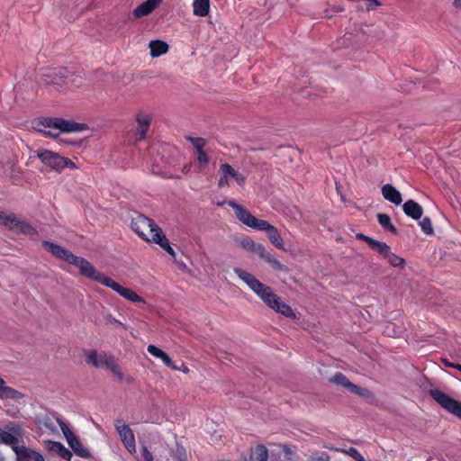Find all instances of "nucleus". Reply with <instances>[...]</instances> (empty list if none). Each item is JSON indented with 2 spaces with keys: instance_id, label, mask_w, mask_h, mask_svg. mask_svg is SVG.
<instances>
[{
  "instance_id": "24",
  "label": "nucleus",
  "mask_w": 461,
  "mask_h": 461,
  "mask_svg": "<svg viewBox=\"0 0 461 461\" xmlns=\"http://www.w3.org/2000/svg\"><path fill=\"white\" fill-rule=\"evenodd\" d=\"M210 9V0H194L193 13L196 16H206Z\"/></svg>"
},
{
  "instance_id": "38",
  "label": "nucleus",
  "mask_w": 461,
  "mask_h": 461,
  "mask_svg": "<svg viewBox=\"0 0 461 461\" xmlns=\"http://www.w3.org/2000/svg\"><path fill=\"white\" fill-rule=\"evenodd\" d=\"M109 370L117 377L119 381L123 380V374L116 361L113 362Z\"/></svg>"
},
{
  "instance_id": "37",
  "label": "nucleus",
  "mask_w": 461,
  "mask_h": 461,
  "mask_svg": "<svg viewBox=\"0 0 461 461\" xmlns=\"http://www.w3.org/2000/svg\"><path fill=\"white\" fill-rule=\"evenodd\" d=\"M348 389L353 393H356V394H358V395H361V396H365L367 393V390L365 389V388H361L354 384H352L351 382L348 383Z\"/></svg>"
},
{
  "instance_id": "14",
  "label": "nucleus",
  "mask_w": 461,
  "mask_h": 461,
  "mask_svg": "<svg viewBox=\"0 0 461 461\" xmlns=\"http://www.w3.org/2000/svg\"><path fill=\"white\" fill-rule=\"evenodd\" d=\"M68 71L66 68H48L42 73V78L47 85H61L68 77Z\"/></svg>"
},
{
  "instance_id": "45",
  "label": "nucleus",
  "mask_w": 461,
  "mask_h": 461,
  "mask_svg": "<svg viewBox=\"0 0 461 461\" xmlns=\"http://www.w3.org/2000/svg\"><path fill=\"white\" fill-rule=\"evenodd\" d=\"M391 253V249L387 244H385L384 248L381 249V251H379V254L385 259L389 257Z\"/></svg>"
},
{
  "instance_id": "8",
  "label": "nucleus",
  "mask_w": 461,
  "mask_h": 461,
  "mask_svg": "<svg viewBox=\"0 0 461 461\" xmlns=\"http://www.w3.org/2000/svg\"><path fill=\"white\" fill-rule=\"evenodd\" d=\"M0 225L5 226V228L14 232L24 234L28 236L31 240H35L38 238V231L32 224L17 218L14 214L5 213V216Z\"/></svg>"
},
{
  "instance_id": "2",
  "label": "nucleus",
  "mask_w": 461,
  "mask_h": 461,
  "mask_svg": "<svg viewBox=\"0 0 461 461\" xmlns=\"http://www.w3.org/2000/svg\"><path fill=\"white\" fill-rule=\"evenodd\" d=\"M132 230L143 240L158 244L170 256L176 258V252L170 246L168 240L155 221L142 214L132 218L131 222Z\"/></svg>"
},
{
  "instance_id": "12",
  "label": "nucleus",
  "mask_w": 461,
  "mask_h": 461,
  "mask_svg": "<svg viewBox=\"0 0 461 461\" xmlns=\"http://www.w3.org/2000/svg\"><path fill=\"white\" fill-rule=\"evenodd\" d=\"M115 429L127 450L130 453H134L136 451V442L134 434L130 426L117 420L115 423Z\"/></svg>"
},
{
  "instance_id": "16",
  "label": "nucleus",
  "mask_w": 461,
  "mask_h": 461,
  "mask_svg": "<svg viewBox=\"0 0 461 461\" xmlns=\"http://www.w3.org/2000/svg\"><path fill=\"white\" fill-rule=\"evenodd\" d=\"M17 461H44L42 455L24 446L14 447Z\"/></svg>"
},
{
  "instance_id": "10",
  "label": "nucleus",
  "mask_w": 461,
  "mask_h": 461,
  "mask_svg": "<svg viewBox=\"0 0 461 461\" xmlns=\"http://www.w3.org/2000/svg\"><path fill=\"white\" fill-rule=\"evenodd\" d=\"M431 398L448 412L461 419V402H458L438 389L429 391Z\"/></svg>"
},
{
  "instance_id": "4",
  "label": "nucleus",
  "mask_w": 461,
  "mask_h": 461,
  "mask_svg": "<svg viewBox=\"0 0 461 461\" xmlns=\"http://www.w3.org/2000/svg\"><path fill=\"white\" fill-rule=\"evenodd\" d=\"M37 130L45 136L57 138L61 132H80L87 129L86 123L59 117H43L37 122Z\"/></svg>"
},
{
  "instance_id": "41",
  "label": "nucleus",
  "mask_w": 461,
  "mask_h": 461,
  "mask_svg": "<svg viewBox=\"0 0 461 461\" xmlns=\"http://www.w3.org/2000/svg\"><path fill=\"white\" fill-rule=\"evenodd\" d=\"M385 244V242L378 241L374 239L373 243L370 245V248L376 250L379 253V251H381V249L384 248Z\"/></svg>"
},
{
  "instance_id": "31",
  "label": "nucleus",
  "mask_w": 461,
  "mask_h": 461,
  "mask_svg": "<svg viewBox=\"0 0 461 461\" xmlns=\"http://www.w3.org/2000/svg\"><path fill=\"white\" fill-rule=\"evenodd\" d=\"M422 231L425 234L431 235L433 234V227L431 223V220L429 217H424L420 222H419Z\"/></svg>"
},
{
  "instance_id": "13",
  "label": "nucleus",
  "mask_w": 461,
  "mask_h": 461,
  "mask_svg": "<svg viewBox=\"0 0 461 461\" xmlns=\"http://www.w3.org/2000/svg\"><path fill=\"white\" fill-rule=\"evenodd\" d=\"M114 361L113 356L104 352L97 353L95 350L90 351L86 356V363L96 368L110 369Z\"/></svg>"
},
{
  "instance_id": "11",
  "label": "nucleus",
  "mask_w": 461,
  "mask_h": 461,
  "mask_svg": "<svg viewBox=\"0 0 461 461\" xmlns=\"http://www.w3.org/2000/svg\"><path fill=\"white\" fill-rule=\"evenodd\" d=\"M23 436V430L18 423L10 422L5 426V429H0V443L18 447L19 438Z\"/></svg>"
},
{
  "instance_id": "46",
  "label": "nucleus",
  "mask_w": 461,
  "mask_h": 461,
  "mask_svg": "<svg viewBox=\"0 0 461 461\" xmlns=\"http://www.w3.org/2000/svg\"><path fill=\"white\" fill-rule=\"evenodd\" d=\"M391 253V249L387 244H385L384 248L381 249V251H379V254L385 259L389 257Z\"/></svg>"
},
{
  "instance_id": "53",
  "label": "nucleus",
  "mask_w": 461,
  "mask_h": 461,
  "mask_svg": "<svg viewBox=\"0 0 461 461\" xmlns=\"http://www.w3.org/2000/svg\"><path fill=\"white\" fill-rule=\"evenodd\" d=\"M176 370L181 371L185 374H188L190 372L189 367L185 363H182L181 366H178Z\"/></svg>"
},
{
  "instance_id": "21",
  "label": "nucleus",
  "mask_w": 461,
  "mask_h": 461,
  "mask_svg": "<svg viewBox=\"0 0 461 461\" xmlns=\"http://www.w3.org/2000/svg\"><path fill=\"white\" fill-rule=\"evenodd\" d=\"M151 122L150 115L147 113H139L137 116V122H138V128H137V133L139 135V139L142 140L146 137L147 131L149 128Z\"/></svg>"
},
{
  "instance_id": "35",
  "label": "nucleus",
  "mask_w": 461,
  "mask_h": 461,
  "mask_svg": "<svg viewBox=\"0 0 461 461\" xmlns=\"http://www.w3.org/2000/svg\"><path fill=\"white\" fill-rule=\"evenodd\" d=\"M348 389L353 393H356V394H358V395H361V396H365L367 393V390L365 389V388H361L354 384H352L351 382L348 383Z\"/></svg>"
},
{
  "instance_id": "17",
  "label": "nucleus",
  "mask_w": 461,
  "mask_h": 461,
  "mask_svg": "<svg viewBox=\"0 0 461 461\" xmlns=\"http://www.w3.org/2000/svg\"><path fill=\"white\" fill-rule=\"evenodd\" d=\"M256 254L258 255L260 258L267 262L274 270H287V267L285 265H283L280 261H278L276 258H275L272 253L269 250H267L263 245H260V247L258 248V251Z\"/></svg>"
},
{
  "instance_id": "27",
  "label": "nucleus",
  "mask_w": 461,
  "mask_h": 461,
  "mask_svg": "<svg viewBox=\"0 0 461 461\" xmlns=\"http://www.w3.org/2000/svg\"><path fill=\"white\" fill-rule=\"evenodd\" d=\"M267 459H268L267 448L263 445L258 446L253 456H252V461H267Z\"/></svg>"
},
{
  "instance_id": "42",
  "label": "nucleus",
  "mask_w": 461,
  "mask_h": 461,
  "mask_svg": "<svg viewBox=\"0 0 461 461\" xmlns=\"http://www.w3.org/2000/svg\"><path fill=\"white\" fill-rule=\"evenodd\" d=\"M228 185H229V176L222 174L218 180V185H219V187H223Z\"/></svg>"
},
{
  "instance_id": "55",
  "label": "nucleus",
  "mask_w": 461,
  "mask_h": 461,
  "mask_svg": "<svg viewBox=\"0 0 461 461\" xmlns=\"http://www.w3.org/2000/svg\"><path fill=\"white\" fill-rule=\"evenodd\" d=\"M444 364L447 366H451V365H454L453 363L448 362L447 360H444Z\"/></svg>"
},
{
  "instance_id": "3",
  "label": "nucleus",
  "mask_w": 461,
  "mask_h": 461,
  "mask_svg": "<svg viewBox=\"0 0 461 461\" xmlns=\"http://www.w3.org/2000/svg\"><path fill=\"white\" fill-rule=\"evenodd\" d=\"M228 205L234 210L235 215L240 222L256 230L266 231L273 246L278 249H285L284 240L274 225L267 221L256 218L246 208L234 201H230Z\"/></svg>"
},
{
  "instance_id": "26",
  "label": "nucleus",
  "mask_w": 461,
  "mask_h": 461,
  "mask_svg": "<svg viewBox=\"0 0 461 461\" xmlns=\"http://www.w3.org/2000/svg\"><path fill=\"white\" fill-rule=\"evenodd\" d=\"M240 245L245 250L256 254L258 251V248L260 247L261 244L256 243L253 240L249 237L242 238L240 241Z\"/></svg>"
},
{
  "instance_id": "39",
  "label": "nucleus",
  "mask_w": 461,
  "mask_h": 461,
  "mask_svg": "<svg viewBox=\"0 0 461 461\" xmlns=\"http://www.w3.org/2000/svg\"><path fill=\"white\" fill-rule=\"evenodd\" d=\"M175 457L178 461H185L186 458L185 449L182 446H177L176 449Z\"/></svg>"
},
{
  "instance_id": "1",
  "label": "nucleus",
  "mask_w": 461,
  "mask_h": 461,
  "mask_svg": "<svg viewBox=\"0 0 461 461\" xmlns=\"http://www.w3.org/2000/svg\"><path fill=\"white\" fill-rule=\"evenodd\" d=\"M233 271L269 308L285 317L295 319L296 315L291 306L283 302L271 287L242 268L234 267Z\"/></svg>"
},
{
  "instance_id": "52",
  "label": "nucleus",
  "mask_w": 461,
  "mask_h": 461,
  "mask_svg": "<svg viewBox=\"0 0 461 461\" xmlns=\"http://www.w3.org/2000/svg\"><path fill=\"white\" fill-rule=\"evenodd\" d=\"M64 448L65 447L63 444H61L60 442H57L56 445H54V448L52 451H55L59 455Z\"/></svg>"
},
{
  "instance_id": "15",
  "label": "nucleus",
  "mask_w": 461,
  "mask_h": 461,
  "mask_svg": "<svg viewBox=\"0 0 461 461\" xmlns=\"http://www.w3.org/2000/svg\"><path fill=\"white\" fill-rule=\"evenodd\" d=\"M162 2V0H146L132 11V15L139 19L150 14Z\"/></svg>"
},
{
  "instance_id": "47",
  "label": "nucleus",
  "mask_w": 461,
  "mask_h": 461,
  "mask_svg": "<svg viewBox=\"0 0 461 461\" xmlns=\"http://www.w3.org/2000/svg\"><path fill=\"white\" fill-rule=\"evenodd\" d=\"M391 253V249L387 244H385L384 248L381 249V251H379V254L385 259L389 257Z\"/></svg>"
},
{
  "instance_id": "5",
  "label": "nucleus",
  "mask_w": 461,
  "mask_h": 461,
  "mask_svg": "<svg viewBox=\"0 0 461 461\" xmlns=\"http://www.w3.org/2000/svg\"><path fill=\"white\" fill-rule=\"evenodd\" d=\"M42 247L56 258L77 267L80 274L87 278L91 276L92 273L95 269L88 260L74 255L68 249L58 244L48 240H43Z\"/></svg>"
},
{
  "instance_id": "25",
  "label": "nucleus",
  "mask_w": 461,
  "mask_h": 461,
  "mask_svg": "<svg viewBox=\"0 0 461 461\" xmlns=\"http://www.w3.org/2000/svg\"><path fill=\"white\" fill-rule=\"evenodd\" d=\"M377 221L384 229L389 230L393 234L397 233L396 228L391 223V218L389 215L385 213H378Z\"/></svg>"
},
{
  "instance_id": "34",
  "label": "nucleus",
  "mask_w": 461,
  "mask_h": 461,
  "mask_svg": "<svg viewBox=\"0 0 461 461\" xmlns=\"http://www.w3.org/2000/svg\"><path fill=\"white\" fill-rule=\"evenodd\" d=\"M345 452L357 461H366L361 453L355 447H349Z\"/></svg>"
},
{
  "instance_id": "7",
  "label": "nucleus",
  "mask_w": 461,
  "mask_h": 461,
  "mask_svg": "<svg viewBox=\"0 0 461 461\" xmlns=\"http://www.w3.org/2000/svg\"><path fill=\"white\" fill-rule=\"evenodd\" d=\"M34 153L42 164L55 171L60 172L65 167H75L74 163L70 159L62 157L59 153L53 152L51 150L40 149Z\"/></svg>"
},
{
  "instance_id": "51",
  "label": "nucleus",
  "mask_w": 461,
  "mask_h": 461,
  "mask_svg": "<svg viewBox=\"0 0 461 461\" xmlns=\"http://www.w3.org/2000/svg\"><path fill=\"white\" fill-rule=\"evenodd\" d=\"M64 448L65 447L63 444H61L60 442H57L56 445H54V448L52 451H55L59 455Z\"/></svg>"
},
{
  "instance_id": "32",
  "label": "nucleus",
  "mask_w": 461,
  "mask_h": 461,
  "mask_svg": "<svg viewBox=\"0 0 461 461\" xmlns=\"http://www.w3.org/2000/svg\"><path fill=\"white\" fill-rule=\"evenodd\" d=\"M196 155H197V161L200 165V167L205 168L210 162L209 156L203 149L196 151Z\"/></svg>"
},
{
  "instance_id": "9",
  "label": "nucleus",
  "mask_w": 461,
  "mask_h": 461,
  "mask_svg": "<svg viewBox=\"0 0 461 461\" xmlns=\"http://www.w3.org/2000/svg\"><path fill=\"white\" fill-rule=\"evenodd\" d=\"M57 423L59 424L68 445L73 450V452L80 457L90 458L92 456L91 453L82 447L81 443L67 425V423L60 418L57 419Z\"/></svg>"
},
{
  "instance_id": "49",
  "label": "nucleus",
  "mask_w": 461,
  "mask_h": 461,
  "mask_svg": "<svg viewBox=\"0 0 461 461\" xmlns=\"http://www.w3.org/2000/svg\"><path fill=\"white\" fill-rule=\"evenodd\" d=\"M59 456H60L62 458H64V459H66V460L69 461V460L71 459V457H72V453H71L68 448H66V447H65V448L60 452V454H59Z\"/></svg>"
},
{
  "instance_id": "43",
  "label": "nucleus",
  "mask_w": 461,
  "mask_h": 461,
  "mask_svg": "<svg viewBox=\"0 0 461 461\" xmlns=\"http://www.w3.org/2000/svg\"><path fill=\"white\" fill-rule=\"evenodd\" d=\"M164 365L171 369H177L178 366L175 365L170 357L167 355V357L162 361Z\"/></svg>"
},
{
  "instance_id": "28",
  "label": "nucleus",
  "mask_w": 461,
  "mask_h": 461,
  "mask_svg": "<svg viewBox=\"0 0 461 461\" xmlns=\"http://www.w3.org/2000/svg\"><path fill=\"white\" fill-rule=\"evenodd\" d=\"M147 350L150 355L159 358L161 361H163L167 357V354L165 351L155 345H149Z\"/></svg>"
},
{
  "instance_id": "22",
  "label": "nucleus",
  "mask_w": 461,
  "mask_h": 461,
  "mask_svg": "<svg viewBox=\"0 0 461 461\" xmlns=\"http://www.w3.org/2000/svg\"><path fill=\"white\" fill-rule=\"evenodd\" d=\"M220 169L221 174H225L229 176V177L233 178L238 183V185H243L245 184L246 177L241 173L235 170L230 165L221 164L220 166Z\"/></svg>"
},
{
  "instance_id": "50",
  "label": "nucleus",
  "mask_w": 461,
  "mask_h": 461,
  "mask_svg": "<svg viewBox=\"0 0 461 461\" xmlns=\"http://www.w3.org/2000/svg\"><path fill=\"white\" fill-rule=\"evenodd\" d=\"M57 441H52V440H45L44 441V445L46 447V448L50 451H52L53 448H54V445H56Z\"/></svg>"
},
{
  "instance_id": "48",
  "label": "nucleus",
  "mask_w": 461,
  "mask_h": 461,
  "mask_svg": "<svg viewBox=\"0 0 461 461\" xmlns=\"http://www.w3.org/2000/svg\"><path fill=\"white\" fill-rule=\"evenodd\" d=\"M367 1V6L366 9L368 11L375 9L378 5H380V3L377 0H366Z\"/></svg>"
},
{
  "instance_id": "23",
  "label": "nucleus",
  "mask_w": 461,
  "mask_h": 461,
  "mask_svg": "<svg viewBox=\"0 0 461 461\" xmlns=\"http://www.w3.org/2000/svg\"><path fill=\"white\" fill-rule=\"evenodd\" d=\"M150 55L152 57H159L168 50V45L163 41H151L149 44Z\"/></svg>"
},
{
  "instance_id": "36",
  "label": "nucleus",
  "mask_w": 461,
  "mask_h": 461,
  "mask_svg": "<svg viewBox=\"0 0 461 461\" xmlns=\"http://www.w3.org/2000/svg\"><path fill=\"white\" fill-rule=\"evenodd\" d=\"M348 389L353 393H356V394H358V395H361V396H365L367 393V390L365 389V388H361L354 384H352L351 382L348 383Z\"/></svg>"
},
{
  "instance_id": "30",
  "label": "nucleus",
  "mask_w": 461,
  "mask_h": 461,
  "mask_svg": "<svg viewBox=\"0 0 461 461\" xmlns=\"http://www.w3.org/2000/svg\"><path fill=\"white\" fill-rule=\"evenodd\" d=\"M186 139L192 143L196 151L203 150L207 144V140L203 138L188 136Z\"/></svg>"
},
{
  "instance_id": "44",
  "label": "nucleus",
  "mask_w": 461,
  "mask_h": 461,
  "mask_svg": "<svg viewBox=\"0 0 461 461\" xmlns=\"http://www.w3.org/2000/svg\"><path fill=\"white\" fill-rule=\"evenodd\" d=\"M357 239L359 240H364L366 241L369 246L373 243V240L374 239L371 238V237H368L363 233H357Z\"/></svg>"
},
{
  "instance_id": "19",
  "label": "nucleus",
  "mask_w": 461,
  "mask_h": 461,
  "mask_svg": "<svg viewBox=\"0 0 461 461\" xmlns=\"http://www.w3.org/2000/svg\"><path fill=\"white\" fill-rule=\"evenodd\" d=\"M382 194L385 200L394 203L395 205H399L402 202L401 193L390 184L383 185Z\"/></svg>"
},
{
  "instance_id": "57",
  "label": "nucleus",
  "mask_w": 461,
  "mask_h": 461,
  "mask_svg": "<svg viewBox=\"0 0 461 461\" xmlns=\"http://www.w3.org/2000/svg\"><path fill=\"white\" fill-rule=\"evenodd\" d=\"M325 461H329L328 459H326Z\"/></svg>"
},
{
  "instance_id": "6",
  "label": "nucleus",
  "mask_w": 461,
  "mask_h": 461,
  "mask_svg": "<svg viewBox=\"0 0 461 461\" xmlns=\"http://www.w3.org/2000/svg\"><path fill=\"white\" fill-rule=\"evenodd\" d=\"M91 280H95L98 282L99 284L111 288L113 291L117 293L120 296H122L123 299L131 302V303H145L144 299L137 294L133 290L130 288L123 287L119 283L115 282L111 277L105 276L104 274L97 271L96 269L94 270L91 276L89 277Z\"/></svg>"
},
{
  "instance_id": "18",
  "label": "nucleus",
  "mask_w": 461,
  "mask_h": 461,
  "mask_svg": "<svg viewBox=\"0 0 461 461\" xmlns=\"http://www.w3.org/2000/svg\"><path fill=\"white\" fill-rule=\"evenodd\" d=\"M23 394L16 389L6 384L5 381L0 376V399L20 401Z\"/></svg>"
},
{
  "instance_id": "56",
  "label": "nucleus",
  "mask_w": 461,
  "mask_h": 461,
  "mask_svg": "<svg viewBox=\"0 0 461 461\" xmlns=\"http://www.w3.org/2000/svg\"><path fill=\"white\" fill-rule=\"evenodd\" d=\"M131 381H132V379H131V378L127 379V382H128V383H131Z\"/></svg>"
},
{
  "instance_id": "29",
  "label": "nucleus",
  "mask_w": 461,
  "mask_h": 461,
  "mask_svg": "<svg viewBox=\"0 0 461 461\" xmlns=\"http://www.w3.org/2000/svg\"><path fill=\"white\" fill-rule=\"evenodd\" d=\"M330 382H332L338 385H341L345 388H348V383H350V381L346 377V375L339 372L336 373L330 378Z\"/></svg>"
},
{
  "instance_id": "20",
  "label": "nucleus",
  "mask_w": 461,
  "mask_h": 461,
  "mask_svg": "<svg viewBox=\"0 0 461 461\" xmlns=\"http://www.w3.org/2000/svg\"><path fill=\"white\" fill-rule=\"evenodd\" d=\"M404 213L413 220H420L423 214V209L420 204L413 200H408L402 206Z\"/></svg>"
},
{
  "instance_id": "40",
  "label": "nucleus",
  "mask_w": 461,
  "mask_h": 461,
  "mask_svg": "<svg viewBox=\"0 0 461 461\" xmlns=\"http://www.w3.org/2000/svg\"><path fill=\"white\" fill-rule=\"evenodd\" d=\"M140 452L145 461H153V456L147 447L143 446Z\"/></svg>"
},
{
  "instance_id": "33",
  "label": "nucleus",
  "mask_w": 461,
  "mask_h": 461,
  "mask_svg": "<svg viewBox=\"0 0 461 461\" xmlns=\"http://www.w3.org/2000/svg\"><path fill=\"white\" fill-rule=\"evenodd\" d=\"M386 260L393 267H402L404 264V259L393 252L389 255Z\"/></svg>"
},
{
  "instance_id": "54",
  "label": "nucleus",
  "mask_w": 461,
  "mask_h": 461,
  "mask_svg": "<svg viewBox=\"0 0 461 461\" xmlns=\"http://www.w3.org/2000/svg\"><path fill=\"white\" fill-rule=\"evenodd\" d=\"M453 5L457 9H461V0H454Z\"/></svg>"
}]
</instances>
